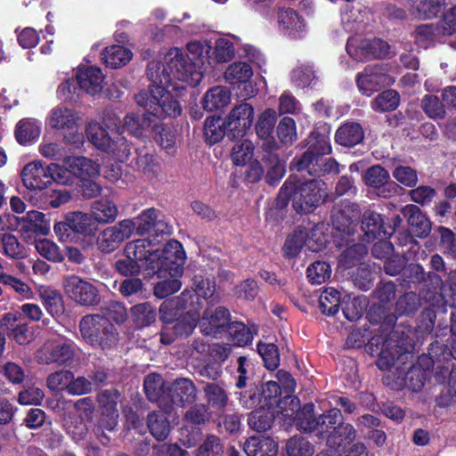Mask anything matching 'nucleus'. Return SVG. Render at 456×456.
<instances>
[{
	"label": "nucleus",
	"mask_w": 456,
	"mask_h": 456,
	"mask_svg": "<svg viewBox=\"0 0 456 456\" xmlns=\"http://www.w3.org/2000/svg\"><path fill=\"white\" fill-rule=\"evenodd\" d=\"M186 49L190 62L180 48L174 47L165 54L162 63L151 62L148 66L151 81L149 94H139L136 102L158 118L179 116L182 108L175 97L184 88L183 84L198 86L206 71L205 63L211 49L209 43L192 41L187 44Z\"/></svg>",
	"instance_id": "nucleus-1"
},
{
	"label": "nucleus",
	"mask_w": 456,
	"mask_h": 456,
	"mask_svg": "<svg viewBox=\"0 0 456 456\" xmlns=\"http://www.w3.org/2000/svg\"><path fill=\"white\" fill-rule=\"evenodd\" d=\"M116 127V118L110 113L104 114L101 122L90 121L86 128V134L89 142L99 151L107 153L113 159L124 162L131 154V144L122 134L125 131L138 135L140 121L136 115L128 114L124 118L121 130L110 134L111 127Z\"/></svg>",
	"instance_id": "nucleus-2"
},
{
	"label": "nucleus",
	"mask_w": 456,
	"mask_h": 456,
	"mask_svg": "<svg viewBox=\"0 0 456 456\" xmlns=\"http://www.w3.org/2000/svg\"><path fill=\"white\" fill-rule=\"evenodd\" d=\"M185 259V252L179 241L170 240L165 245L161 265L153 273L163 279L154 287V295L157 297L164 298L181 289L179 278L183 275Z\"/></svg>",
	"instance_id": "nucleus-3"
},
{
	"label": "nucleus",
	"mask_w": 456,
	"mask_h": 456,
	"mask_svg": "<svg viewBox=\"0 0 456 456\" xmlns=\"http://www.w3.org/2000/svg\"><path fill=\"white\" fill-rule=\"evenodd\" d=\"M327 185L320 180L306 183L287 181L281 188L278 203L282 207L289 200L298 213L312 212L327 197Z\"/></svg>",
	"instance_id": "nucleus-4"
},
{
	"label": "nucleus",
	"mask_w": 456,
	"mask_h": 456,
	"mask_svg": "<svg viewBox=\"0 0 456 456\" xmlns=\"http://www.w3.org/2000/svg\"><path fill=\"white\" fill-rule=\"evenodd\" d=\"M342 421V414L337 408L324 411L318 417L314 416V405L307 403L296 412L292 424L295 423L299 430L314 432L316 436L326 438L332 434L334 428Z\"/></svg>",
	"instance_id": "nucleus-5"
},
{
	"label": "nucleus",
	"mask_w": 456,
	"mask_h": 456,
	"mask_svg": "<svg viewBox=\"0 0 456 456\" xmlns=\"http://www.w3.org/2000/svg\"><path fill=\"white\" fill-rule=\"evenodd\" d=\"M81 338L94 346L109 348L118 339V334L113 324L102 314H87L79 322Z\"/></svg>",
	"instance_id": "nucleus-6"
},
{
	"label": "nucleus",
	"mask_w": 456,
	"mask_h": 456,
	"mask_svg": "<svg viewBox=\"0 0 456 456\" xmlns=\"http://www.w3.org/2000/svg\"><path fill=\"white\" fill-rule=\"evenodd\" d=\"M21 180L28 190L40 191L47 188L53 181L66 184L70 179L65 176L62 166L55 163L44 166L42 161L34 160L23 167Z\"/></svg>",
	"instance_id": "nucleus-7"
},
{
	"label": "nucleus",
	"mask_w": 456,
	"mask_h": 456,
	"mask_svg": "<svg viewBox=\"0 0 456 456\" xmlns=\"http://www.w3.org/2000/svg\"><path fill=\"white\" fill-rule=\"evenodd\" d=\"M281 393V387L276 381L265 383L261 394L262 406L278 410L284 423L291 425L296 412L299 410V401L297 397L291 396H285L283 400H280Z\"/></svg>",
	"instance_id": "nucleus-8"
},
{
	"label": "nucleus",
	"mask_w": 456,
	"mask_h": 456,
	"mask_svg": "<svg viewBox=\"0 0 456 456\" xmlns=\"http://www.w3.org/2000/svg\"><path fill=\"white\" fill-rule=\"evenodd\" d=\"M125 255L140 264L148 275H152L163 260V249H153L152 243L145 239L128 242L125 247Z\"/></svg>",
	"instance_id": "nucleus-9"
},
{
	"label": "nucleus",
	"mask_w": 456,
	"mask_h": 456,
	"mask_svg": "<svg viewBox=\"0 0 456 456\" xmlns=\"http://www.w3.org/2000/svg\"><path fill=\"white\" fill-rule=\"evenodd\" d=\"M347 53L356 61L370 58H384L389 54V45L381 39H369L357 35L350 37L346 45Z\"/></svg>",
	"instance_id": "nucleus-10"
},
{
	"label": "nucleus",
	"mask_w": 456,
	"mask_h": 456,
	"mask_svg": "<svg viewBox=\"0 0 456 456\" xmlns=\"http://www.w3.org/2000/svg\"><path fill=\"white\" fill-rule=\"evenodd\" d=\"M62 287L65 295L83 306L95 305L100 302L97 289L89 281L77 275L63 278Z\"/></svg>",
	"instance_id": "nucleus-11"
},
{
	"label": "nucleus",
	"mask_w": 456,
	"mask_h": 456,
	"mask_svg": "<svg viewBox=\"0 0 456 456\" xmlns=\"http://www.w3.org/2000/svg\"><path fill=\"white\" fill-rule=\"evenodd\" d=\"M228 136H243L248 131L254 120V108L247 102L234 106L225 117Z\"/></svg>",
	"instance_id": "nucleus-12"
},
{
	"label": "nucleus",
	"mask_w": 456,
	"mask_h": 456,
	"mask_svg": "<svg viewBox=\"0 0 456 456\" xmlns=\"http://www.w3.org/2000/svg\"><path fill=\"white\" fill-rule=\"evenodd\" d=\"M134 230L135 224L132 219H124L106 228L100 235L99 248L105 252L114 251L125 240L132 236Z\"/></svg>",
	"instance_id": "nucleus-13"
},
{
	"label": "nucleus",
	"mask_w": 456,
	"mask_h": 456,
	"mask_svg": "<svg viewBox=\"0 0 456 456\" xmlns=\"http://www.w3.org/2000/svg\"><path fill=\"white\" fill-rule=\"evenodd\" d=\"M276 20L280 32L288 37L299 38L306 33L305 20L292 8L279 7L276 12Z\"/></svg>",
	"instance_id": "nucleus-14"
},
{
	"label": "nucleus",
	"mask_w": 456,
	"mask_h": 456,
	"mask_svg": "<svg viewBox=\"0 0 456 456\" xmlns=\"http://www.w3.org/2000/svg\"><path fill=\"white\" fill-rule=\"evenodd\" d=\"M74 354L73 344L66 340H48L37 352L36 358L40 363H65Z\"/></svg>",
	"instance_id": "nucleus-15"
},
{
	"label": "nucleus",
	"mask_w": 456,
	"mask_h": 456,
	"mask_svg": "<svg viewBox=\"0 0 456 456\" xmlns=\"http://www.w3.org/2000/svg\"><path fill=\"white\" fill-rule=\"evenodd\" d=\"M394 79L388 76L381 67H367L363 72L358 74L356 84L359 91L366 96H370L381 86H389Z\"/></svg>",
	"instance_id": "nucleus-16"
},
{
	"label": "nucleus",
	"mask_w": 456,
	"mask_h": 456,
	"mask_svg": "<svg viewBox=\"0 0 456 456\" xmlns=\"http://www.w3.org/2000/svg\"><path fill=\"white\" fill-rule=\"evenodd\" d=\"M253 76V70L248 63L244 61H236L230 64L224 71V77L227 83L231 85H244L240 96L247 99L254 96V90L250 79Z\"/></svg>",
	"instance_id": "nucleus-17"
},
{
	"label": "nucleus",
	"mask_w": 456,
	"mask_h": 456,
	"mask_svg": "<svg viewBox=\"0 0 456 456\" xmlns=\"http://www.w3.org/2000/svg\"><path fill=\"white\" fill-rule=\"evenodd\" d=\"M293 165L297 171L306 169L312 175L338 174L339 172L338 164L335 159L315 157L311 151L305 152L300 158L295 159Z\"/></svg>",
	"instance_id": "nucleus-18"
},
{
	"label": "nucleus",
	"mask_w": 456,
	"mask_h": 456,
	"mask_svg": "<svg viewBox=\"0 0 456 456\" xmlns=\"http://www.w3.org/2000/svg\"><path fill=\"white\" fill-rule=\"evenodd\" d=\"M75 77L79 88L90 95L102 93L104 76L100 68L83 65L77 68Z\"/></svg>",
	"instance_id": "nucleus-19"
},
{
	"label": "nucleus",
	"mask_w": 456,
	"mask_h": 456,
	"mask_svg": "<svg viewBox=\"0 0 456 456\" xmlns=\"http://www.w3.org/2000/svg\"><path fill=\"white\" fill-rule=\"evenodd\" d=\"M17 225L24 240L28 242L30 234L46 236L50 232V222L45 214L39 211H28L24 216L17 219Z\"/></svg>",
	"instance_id": "nucleus-20"
},
{
	"label": "nucleus",
	"mask_w": 456,
	"mask_h": 456,
	"mask_svg": "<svg viewBox=\"0 0 456 456\" xmlns=\"http://www.w3.org/2000/svg\"><path fill=\"white\" fill-rule=\"evenodd\" d=\"M167 397L171 411L173 405L183 407L192 403L197 398V389L191 380L177 379L167 387Z\"/></svg>",
	"instance_id": "nucleus-21"
},
{
	"label": "nucleus",
	"mask_w": 456,
	"mask_h": 456,
	"mask_svg": "<svg viewBox=\"0 0 456 456\" xmlns=\"http://www.w3.org/2000/svg\"><path fill=\"white\" fill-rule=\"evenodd\" d=\"M160 216V213L154 208L144 210L141 215L133 219L137 233L141 235L147 232H153L157 235L169 233L171 228Z\"/></svg>",
	"instance_id": "nucleus-22"
},
{
	"label": "nucleus",
	"mask_w": 456,
	"mask_h": 456,
	"mask_svg": "<svg viewBox=\"0 0 456 456\" xmlns=\"http://www.w3.org/2000/svg\"><path fill=\"white\" fill-rule=\"evenodd\" d=\"M81 117L77 111L63 105L53 108L45 120V124L55 130H70L77 126Z\"/></svg>",
	"instance_id": "nucleus-23"
},
{
	"label": "nucleus",
	"mask_w": 456,
	"mask_h": 456,
	"mask_svg": "<svg viewBox=\"0 0 456 456\" xmlns=\"http://www.w3.org/2000/svg\"><path fill=\"white\" fill-rule=\"evenodd\" d=\"M200 314L192 309L188 310L183 316H180L172 327L165 326L162 333L160 341L162 344L168 345L173 342L174 338L170 335V331L173 330L175 336H189L197 322H199Z\"/></svg>",
	"instance_id": "nucleus-24"
},
{
	"label": "nucleus",
	"mask_w": 456,
	"mask_h": 456,
	"mask_svg": "<svg viewBox=\"0 0 456 456\" xmlns=\"http://www.w3.org/2000/svg\"><path fill=\"white\" fill-rule=\"evenodd\" d=\"M62 168L65 173L69 171L81 180L94 179L100 175L99 164L86 157H67L63 160Z\"/></svg>",
	"instance_id": "nucleus-25"
},
{
	"label": "nucleus",
	"mask_w": 456,
	"mask_h": 456,
	"mask_svg": "<svg viewBox=\"0 0 456 456\" xmlns=\"http://www.w3.org/2000/svg\"><path fill=\"white\" fill-rule=\"evenodd\" d=\"M229 313L224 307L215 310L207 309L200 321H199L201 332L208 336H216L223 331L226 332Z\"/></svg>",
	"instance_id": "nucleus-26"
},
{
	"label": "nucleus",
	"mask_w": 456,
	"mask_h": 456,
	"mask_svg": "<svg viewBox=\"0 0 456 456\" xmlns=\"http://www.w3.org/2000/svg\"><path fill=\"white\" fill-rule=\"evenodd\" d=\"M192 295L190 291L184 290L179 297L164 301L159 307L160 320L168 326L183 316L182 310L192 305Z\"/></svg>",
	"instance_id": "nucleus-27"
},
{
	"label": "nucleus",
	"mask_w": 456,
	"mask_h": 456,
	"mask_svg": "<svg viewBox=\"0 0 456 456\" xmlns=\"http://www.w3.org/2000/svg\"><path fill=\"white\" fill-rule=\"evenodd\" d=\"M94 409V407L93 401L89 398H83L76 403L75 411L76 413L78 415L80 421L79 423H75L71 420L66 422L69 433L76 440H80L84 438L87 430L85 421L92 418Z\"/></svg>",
	"instance_id": "nucleus-28"
},
{
	"label": "nucleus",
	"mask_w": 456,
	"mask_h": 456,
	"mask_svg": "<svg viewBox=\"0 0 456 456\" xmlns=\"http://www.w3.org/2000/svg\"><path fill=\"white\" fill-rule=\"evenodd\" d=\"M144 390L149 400L156 402L165 411H170V404L167 403V387H165L162 377L152 373L144 379Z\"/></svg>",
	"instance_id": "nucleus-29"
},
{
	"label": "nucleus",
	"mask_w": 456,
	"mask_h": 456,
	"mask_svg": "<svg viewBox=\"0 0 456 456\" xmlns=\"http://www.w3.org/2000/svg\"><path fill=\"white\" fill-rule=\"evenodd\" d=\"M402 214L407 219L411 231L415 236L425 238L429 234L431 222L419 207L413 204L406 205L402 208Z\"/></svg>",
	"instance_id": "nucleus-30"
},
{
	"label": "nucleus",
	"mask_w": 456,
	"mask_h": 456,
	"mask_svg": "<svg viewBox=\"0 0 456 456\" xmlns=\"http://www.w3.org/2000/svg\"><path fill=\"white\" fill-rule=\"evenodd\" d=\"M389 173L379 165L370 167L364 175L366 184L374 189L380 190L379 194L384 198L390 195V188H395V184L393 182H389Z\"/></svg>",
	"instance_id": "nucleus-31"
},
{
	"label": "nucleus",
	"mask_w": 456,
	"mask_h": 456,
	"mask_svg": "<svg viewBox=\"0 0 456 456\" xmlns=\"http://www.w3.org/2000/svg\"><path fill=\"white\" fill-rule=\"evenodd\" d=\"M244 452L248 456H276L277 443L265 436H252L244 444Z\"/></svg>",
	"instance_id": "nucleus-32"
},
{
	"label": "nucleus",
	"mask_w": 456,
	"mask_h": 456,
	"mask_svg": "<svg viewBox=\"0 0 456 456\" xmlns=\"http://www.w3.org/2000/svg\"><path fill=\"white\" fill-rule=\"evenodd\" d=\"M41 134V122L35 118H22L15 127V138L21 145L35 142Z\"/></svg>",
	"instance_id": "nucleus-33"
},
{
	"label": "nucleus",
	"mask_w": 456,
	"mask_h": 456,
	"mask_svg": "<svg viewBox=\"0 0 456 456\" xmlns=\"http://www.w3.org/2000/svg\"><path fill=\"white\" fill-rule=\"evenodd\" d=\"M232 99L229 88L216 86L208 90L202 99V106L208 111H213L226 107Z\"/></svg>",
	"instance_id": "nucleus-34"
},
{
	"label": "nucleus",
	"mask_w": 456,
	"mask_h": 456,
	"mask_svg": "<svg viewBox=\"0 0 456 456\" xmlns=\"http://www.w3.org/2000/svg\"><path fill=\"white\" fill-rule=\"evenodd\" d=\"M363 136L364 133L359 123L346 122L338 128L335 140L342 146L353 147L360 143Z\"/></svg>",
	"instance_id": "nucleus-35"
},
{
	"label": "nucleus",
	"mask_w": 456,
	"mask_h": 456,
	"mask_svg": "<svg viewBox=\"0 0 456 456\" xmlns=\"http://www.w3.org/2000/svg\"><path fill=\"white\" fill-rule=\"evenodd\" d=\"M356 436L357 432L351 424H344L341 421L334 428L332 434L329 436L327 444L339 450L353 444Z\"/></svg>",
	"instance_id": "nucleus-36"
},
{
	"label": "nucleus",
	"mask_w": 456,
	"mask_h": 456,
	"mask_svg": "<svg viewBox=\"0 0 456 456\" xmlns=\"http://www.w3.org/2000/svg\"><path fill=\"white\" fill-rule=\"evenodd\" d=\"M362 228L368 242L381 235L390 234V232H387L384 226L381 216L370 210L366 211L363 215Z\"/></svg>",
	"instance_id": "nucleus-37"
},
{
	"label": "nucleus",
	"mask_w": 456,
	"mask_h": 456,
	"mask_svg": "<svg viewBox=\"0 0 456 456\" xmlns=\"http://www.w3.org/2000/svg\"><path fill=\"white\" fill-rule=\"evenodd\" d=\"M279 414L281 413L278 410L261 406L250 413L248 423L251 429L256 432H265L272 427L275 416L280 418Z\"/></svg>",
	"instance_id": "nucleus-38"
},
{
	"label": "nucleus",
	"mask_w": 456,
	"mask_h": 456,
	"mask_svg": "<svg viewBox=\"0 0 456 456\" xmlns=\"http://www.w3.org/2000/svg\"><path fill=\"white\" fill-rule=\"evenodd\" d=\"M359 216V211L354 206L346 205L344 208H334L331 214L333 226L343 233L351 232V225Z\"/></svg>",
	"instance_id": "nucleus-39"
},
{
	"label": "nucleus",
	"mask_w": 456,
	"mask_h": 456,
	"mask_svg": "<svg viewBox=\"0 0 456 456\" xmlns=\"http://www.w3.org/2000/svg\"><path fill=\"white\" fill-rule=\"evenodd\" d=\"M133 53L129 49L121 45L106 47L102 53V60L107 67L117 69L130 61Z\"/></svg>",
	"instance_id": "nucleus-40"
},
{
	"label": "nucleus",
	"mask_w": 456,
	"mask_h": 456,
	"mask_svg": "<svg viewBox=\"0 0 456 456\" xmlns=\"http://www.w3.org/2000/svg\"><path fill=\"white\" fill-rule=\"evenodd\" d=\"M118 397V393L116 390H105L102 392L99 395V403L106 410L107 413L110 415V419L108 420H102L101 427L104 429L111 431L117 425V418L116 414V404L117 399Z\"/></svg>",
	"instance_id": "nucleus-41"
},
{
	"label": "nucleus",
	"mask_w": 456,
	"mask_h": 456,
	"mask_svg": "<svg viewBox=\"0 0 456 456\" xmlns=\"http://www.w3.org/2000/svg\"><path fill=\"white\" fill-rule=\"evenodd\" d=\"M66 220L69 224L70 230L84 235H92L96 231L94 218L88 214L82 212L69 213Z\"/></svg>",
	"instance_id": "nucleus-42"
},
{
	"label": "nucleus",
	"mask_w": 456,
	"mask_h": 456,
	"mask_svg": "<svg viewBox=\"0 0 456 456\" xmlns=\"http://www.w3.org/2000/svg\"><path fill=\"white\" fill-rule=\"evenodd\" d=\"M227 127L225 119L208 117L204 123V137L208 144H215L220 142L226 134Z\"/></svg>",
	"instance_id": "nucleus-43"
},
{
	"label": "nucleus",
	"mask_w": 456,
	"mask_h": 456,
	"mask_svg": "<svg viewBox=\"0 0 456 456\" xmlns=\"http://www.w3.org/2000/svg\"><path fill=\"white\" fill-rule=\"evenodd\" d=\"M308 235L305 238V246L309 250L318 252L325 248L329 241V234L326 232L328 230L327 224L320 223L312 228H305Z\"/></svg>",
	"instance_id": "nucleus-44"
},
{
	"label": "nucleus",
	"mask_w": 456,
	"mask_h": 456,
	"mask_svg": "<svg viewBox=\"0 0 456 456\" xmlns=\"http://www.w3.org/2000/svg\"><path fill=\"white\" fill-rule=\"evenodd\" d=\"M411 13L419 20L436 17L441 12V5L435 0H411Z\"/></svg>",
	"instance_id": "nucleus-45"
},
{
	"label": "nucleus",
	"mask_w": 456,
	"mask_h": 456,
	"mask_svg": "<svg viewBox=\"0 0 456 456\" xmlns=\"http://www.w3.org/2000/svg\"><path fill=\"white\" fill-rule=\"evenodd\" d=\"M91 211L94 220L102 224L110 223L118 216L117 206L109 200L95 201L92 205Z\"/></svg>",
	"instance_id": "nucleus-46"
},
{
	"label": "nucleus",
	"mask_w": 456,
	"mask_h": 456,
	"mask_svg": "<svg viewBox=\"0 0 456 456\" xmlns=\"http://www.w3.org/2000/svg\"><path fill=\"white\" fill-rule=\"evenodd\" d=\"M254 144L248 139L237 141L231 151V159L236 166H245L252 161L254 157Z\"/></svg>",
	"instance_id": "nucleus-47"
},
{
	"label": "nucleus",
	"mask_w": 456,
	"mask_h": 456,
	"mask_svg": "<svg viewBox=\"0 0 456 456\" xmlns=\"http://www.w3.org/2000/svg\"><path fill=\"white\" fill-rule=\"evenodd\" d=\"M130 313L134 323L138 328L147 327L156 320L155 307L149 302L134 305Z\"/></svg>",
	"instance_id": "nucleus-48"
},
{
	"label": "nucleus",
	"mask_w": 456,
	"mask_h": 456,
	"mask_svg": "<svg viewBox=\"0 0 456 456\" xmlns=\"http://www.w3.org/2000/svg\"><path fill=\"white\" fill-rule=\"evenodd\" d=\"M32 244L37 252L48 261L60 263L64 258L59 246L48 239H35Z\"/></svg>",
	"instance_id": "nucleus-49"
},
{
	"label": "nucleus",
	"mask_w": 456,
	"mask_h": 456,
	"mask_svg": "<svg viewBox=\"0 0 456 456\" xmlns=\"http://www.w3.org/2000/svg\"><path fill=\"white\" fill-rule=\"evenodd\" d=\"M0 251L11 258L19 259L26 256L25 248L11 233H0Z\"/></svg>",
	"instance_id": "nucleus-50"
},
{
	"label": "nucleus",
	"mask_w": 456,
	"mask_h": 456,
	"mask_svg": "<svg viewBox=\"0 0 456 456\" xmlns=\"http://www.w3.org/2000/svg\"><path fill=\"white\" fill-rule=\"evenodd\" d=\"M235 38L219 37L215 42L213 57L218 63L228 62L235 55Z\"/></svg>",
	"instance_id": "nucleus-51"
},
{
	"label": "nucleus",
	"mask_w": 456,
	"mask_h": 456,
	"mask_svg": "<svg viewBox=\"0 0 456 456\" xmlns=\"http://www.w3.org/2000/svg\"><path fill=\"white\" fill-rule=\"evenodd\" d=\"M308 232L305 229H298L290 234L283 246V254L286 257H295L301 251L303 246L305 245V238Z\"/></svg>",
	"instance_id": "nucleus-52"
},
{
	"label": "nucleus",
	"mask_w": 456,
	"mask_h": 456,
	"mask_svg": "<svg viewBox=\"0 0 456 456\" xmlns=\"http://www.w3.org/2000/svg\"><path fill=\"white\" fill-rule=\"evenodd\" d=\"M340 304L339 292L333 289H324L319 297V305L322 312L328 315H334L338 313Z\"/></svg>",
	"instance_id": "nucleus-53"
},
{
	"label": "nucleus",
	"mask_w": 456,
	"mask_h": 456,
	"mask_svg": "<svg viewBox=\"0 0 456 456\" xmlns=\"http://www.w3.org/2000/svg\"><path fill=\"white\" fill-rule=\"evenodd\" d=\"M399 94L395 90H387L379 94L372 102L371 108L375 111L385 112L394 110L399 104Z\"/></svg>",
	"instance_id": "nucleus-54"
},
{
	"label": "nucleus",
	"mask_w": 456,
	"mask_h": 456,
	"mask_svg": "<svg viewBox=\"0 0 456 456\" xmlns=\"http://www.w3.org/2000/svg\"><path fill=\"white\" fill-rule=\"evenodd\" d=\"M148 427L152 436L158 440H165L170 431L169 423L165 416L155 412L148 416Z\"/></svg>",
	"instance_id": "nucleus-55"
},
{
	"label": "nucleus",
	"mask_w": 456,
	"mask_h": 456,
	"mask_svg": "<svg viewBox=\"0 0 456 456\" xmlns=\"http://www.w3.org/2000/svg\"><path fill=\"white\" fill-rule=\"evenodd\" d=\"M276 118V111L272 109L265 110L259 116L256 126V131L259 138L265 140L271 136Z\"/></svg>",
	"instance_id": "nucleus-56"
},
{
	"label": "nucleus",
	"mask_w": 456,
	"mask_h": 456,
	"mask_svg": "<svg viewBox=\"0 0 456 456\" xmlns=\"http://www.w3.org/2000/svg\"><path fill=\"white\" fill-rule=\"evenodd\" d=\"M288 456H312L314 452V446L302 436H294L286 444Z\"/></svg>",
	"instance_id": "nucleus-57"
},
{
	"label": "nucleus",
	"mask_w": 456,
	"mask_h": 456,
	"mask_svg": "<svg viewBox=\"0 0 456 456\" xmlns=\"http://www.w3.org/2000/svg\"><path fill=\"white\" fill-rule=\"evenodd\" d=\"M226 333L232 343L238 346H243L249 343L253 337L249 330L242 322H231L226 328Z\"/></svg>",
	"instance_id": "nucleus-58"
},
{
	"label": "nucleus",
	"mask_w": 456,
	"mask_h": 456,
	"mask_svg": "<svg viewBox=\"0 0 456 456\" xmlns=\"http://www.w3.org/2000/svg\"><path fill=\"white\" fill-rule=\"evenodd\" d=\"M41 297L47 312L53 316H60L64 311V305L61 296L51 289H45L41 292Z\"/></svg>",
	"instance_id": "nucleus-59"
},
{
	"label": "nucleus",
	"mask_w": 456,
	"mask_h": 456,
	"mask_svg": "<svg viewBox=\"0 0 456 456\" xmlns=\"http://www.w3.org/2000/svg\"><path fill=\"white\" fill-rule=\"evenodd\" d=\"M277 134L283 144L293 143L297 137L294 119L289 117L281 118L277 126Z\"/></svg>",
	"instance_id": "nucleus-60"
},
{
	"label": "nucleus",
	"mask_w": 456,
	"mask_h": 456,
	"mask_svg": "<svg viewBox=\"0 0 456 456\" xmlns=\"http://www.w3.org/2000/svg\"><path fill=\"white\" fill-rule=\"evenodd\" d=\"M204 392L208 403L212 407L222 409L226 405L228 396L224 389L220 386L214 383L208 384L204 388Z\"/></svg>",
	"instance_id": "nucleus-61"
},
{
	"label": "nucleus",
	"mask_w": 456,
	"mask_h": 456,
	"mask_svg": "<svg viewBox=\"0 0 456 456\" xmlns=\"http://www.w3.org/2000/svg\"><path fill=\"white\" fill-rule=\"evenodd\" d=\"M258 354L261 355L266 368L276 369L280 362V354L277 346L273 343H259Z\"/></svg>",
	"instance_id": "nucleus-62"
},
{
	"label": "nucleus",
	"mask_w": 456,
	"mask_h": 456,
	"mask_svg": "<svg viewBox=\"0 0 456 456\" xmlns=\"http://www.w3.org/2000/svg\"><path fill=\"white\" fill-rule=\"evenodd\" d=\"M307 277L313 284L325 282L330 276V266L326 262L317 261L307 268Z\"/></svg>",
	"instance_id": "nucleus-63"
},
{
	"label": "nucleus",
	"mask_w": 456,
	"mask_h": 456,
	"mask_svg": "<svg viewBox=\"0 0 456 456\" xmlns=\"http://www.w3.org/2000/svg\"><path fill=\"white\" fill-rule=\"evenodd\" d=\"M315 78L314 67L310 64H302L292 71V80L297 86H309Z\"/></svg>",
	"instance_id": "nucleus-64"
}]
</instances>
